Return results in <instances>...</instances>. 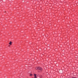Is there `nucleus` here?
<instances>
[{
    "mask_svg": "<svg viewBox=\"0 0 78 78\" xmlns=\"http://www.w3.org/2000/svg\"><path fill=\"white\" fill-rule=\"evenodd\" d=\"M36 70H39V67H36L35 68Z\"/></svg>",
    "mask_w": 78,
    "mask_h": 78,
    "instance_id": "f03ea898",
    "label": "nucleus"
},
{
    "mask_svg": "<svg viewBox=\"0 0 78 78\" xmlns=\"http://www.w3.org/2000/svg\"><path fill=\"white\" fill-rule=\"evenodd\" d=\"M72 78H76V77H72Z\"/></svg>",
    "mask_w": 78,
    "mask_h": 78,
    "instance_id": "39448f33",
    "label": "nucleus"
},
{
    "mask_svg": "<svg viewBox=\"0 0 78 78\" xmlns=\"http://www.w3.org/2000/svg\"><path fill=\"white\" fill-rule=\"evenodd\" d=\"M9 44H10V45H12V42H11V41H10L9 43Z\"/></svg>",
    "mask_w": 78,
    "mask_h": 78,
    "instance_id": "7ed1b4c3",
    "label": "nucleus"
},
{
    "mask_svg": "<svg viewBox=\"0 0 78 78\" xmlns=\"http://www.w3.org/2000/svg\"><path fill=\"white\" fill-rule=\"evenodd\" d=\"M38 70H42V69L40 67H38Z\"/></svg>",
    "mask_w": 78,
    "mask_h": 78,
    "instance_id": "f257e3e1",
    "label": "nucleus"
},
{
    "mask_svg": "<svg viewBox=\"0 0 78 78\" xmlns=\"http://www.w3.org/2000/svg\"><path fill=\"white\" fill-rule=\"evenodd\" d=\"M33 76V74H30V76Z\"/></svg>",
    "mask_w": 78,
    "mask_h": 78,
    "instance_id": "20e7f679",
    "label": "nucleus"
}]
</instances>
